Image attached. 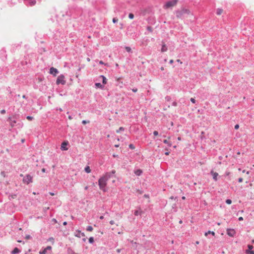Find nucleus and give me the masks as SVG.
<instances>
[{
	"instance_id": "nucleus-35",
	"label": "nucleus",
	"mask_w": 254,
	"mask_h": 254,
	"mask_svg": "<svg viewBox=\"0 0 254 254\" xmlns=\"http://www.w3.org/2000/svg\"><path fill=\"white\" fill-rule=\"evenodd\" d=\"M147 29L150 31V32H152V28L150 26H148L147 28Z\"/></svg>"
},
{
	"instance_id": "nucleus-64",
	"label": "nucleus",
	"mask_w": 254,
	"mask_h": 254,
	"mask_svg": "<svg viewBox=\"0 0 254 254\" xmlns=\"http://www.w3.org/2000/svg\"><path fill=\"white\" fill-rule=\"evenodd\" d=\"M88 187H87V186H86V187H85V190H87V189H88Z\"/></svg>"
},
{
	"instance_id": "nucleus-11",
	"label": "nucleus",
	"mask_w": 254,
	"mask_h": 254,
	"mask_svg": "<svg viewBox=\"0 0 254 254\" xmlns=\"http://www.w3.org/2000/svg\"><path fill=\"white\" fill-rule=\"evenodd\" d=\"M182 13L183 14H188L191 15H193L192 13L190 12V11L189 9H182Z\"/></svg>"
},
{
	"instance_id": "nucleus-37",
	"label": "nucleus",
	"mask_w": 254,
	"mask_h": 254,
	"mask_svg": "<svg viewBox=\"0 0 254 254\" xmlns=\"http://www.w3.org/2000/svg\"><path fill=\"white\" fill-rule=\"evenodd\" d=\"M153 134L155 135V136H157L158 135V132L157 131H154L153 132Z\"/></svg>"
},
{
	"instance_id": "nucleus-22",
	"label": "nucleus",
	"mask_w": 254,
	"mask_h": 254,
	"mask_svg": "<svg viewBox=\"0 0 254 254\" xmlns=\"http://www.w3.org/2000/svg\"><path fill=\"white\" fill-rule=\"evenodd\" d=\"M223 9L221 8H218L216 11V13L217 15H221L223 13Z\"/></svg>"
},
{
	"instance_id": "nucleus-28",
	"label": "nucleus",
	"mask_w": 254,
	"mask_h": 254,
	"mask_svg": "<svg viewBox=\"0 0 254 254\" xmlns=\"http://www.w3.org/2000/svg\"><path fill=\"white\" fill-rule=\"evenodd\" d=\"M125 49L127 52H131V48L129 47H126Z\"/></svg>"
},
{
	"instance_id": "nucleus-39",
	"label": "nucleus",
	"mask_w": 254,
	"mask_h": 254,
	"mask_svg": "<svg viewBox=\"0 0 254 254\" xmlns=\"http://www.w3.org/2000/svg\"><path fill=\"white\" fill-rule=\"evenodd\" d=\"M190 101L192 103H195V100L194 98H190Z\"/></svg>"
},
{
	"instance_id": "nucleus-40",
	"label": "nucleus",
	"mask_w": 254,
	"mask_h": 254,
	"mask_svg": "<svg viewBox=\"0 0 254 254\" xmlns=\"http://www.w3.org/2000/svg\"><path fill=\"white\" fill-rule=\"evenodd\" d=\"M247 253H249L250 254H254V251H247Z\"/></svg>"
},
{
	"instance_id": "nucleus-44",
	"label": "nucleus",
	"mask_w": 254,
	"mask_h": 254,
	"mask_svg": "<svg viewBox=\"0 0 254 254\" xmlns=\"http://www.w3.org/2000/svg\"><path fill=\"white\" fill-rule=\"evenodd\" d=\"M248 248L249 250H252L253 248V246L252 245H248Z\"/></svg>"
},
{
	"instance_id": "nucleus-12",
	"label": "nucleus",
	"mask_w": 254,
	"mask_h": 254,
	"mask_svg": "<svg viewBox=\"0 0 254 254\" xmlns=\"http://www.w3.org/2000/svg\"><path fill=\"white\" fill-rule=\"evenodd\" d=\"M142 211L141 210V209L140 208L138 209L135 210V211L134 212V214L135 216L141 215L142 214Z\"/></svg>"
},
{
	"instance_id": "nucleus-45",
	"label": "nucleus",
	"mask_w": 254,
	"mask_h": 254,
	"mask_svg": "<svg viewBox=\"0 0 254 254\" xmlns=\"http://www.w3.org/2000/svg\"><path fill=\"white\" fill-rule=\"evenodd\" d=\"M1 114H4L5 113V111L4 110H2L0 111Z\"/></svg>"
},
{
	"instance_id": "nucleus-57",
	"label": "nucleus",
	"mask_w": 254,
	"mask_h": 254,
	"mask_svg": "<svg viewBox=\"0 0 254 254\" xmlns=\"http://www.w3.org/2000/svg\"><path fill=\"white\" fill-rule=\"evenodd\" d=\"M161 70H164V67L162 66L161 68H160Z\"/></svg>"
},
{
	"instance_id": "nucleus-1",
	"label": "nucleus",
	"mask_w": 254,
	"mask_h": 254,
	"mask_svg": "<svg viewBox=\"0 0 254 254\" xmlns=\"http://www.w3.org/2000/svg\"><path fill=\"white\" fill-rule=\"evenodd\" d=\"M110 178V175L109 174H106L103 177L101 178L99 181V188L101 190H102L103 191H106V190L105 187L107 185V182Z\"/></svg>"
},
{
	"instance_id": "nucleus-32",
	"label": "nucleus",
	"mask_w": 254,
	"mask_h": 254,
	"mask_svg": "<svg viewBox=\"0 0 254 254\" xmlns=\"http://www.w3.org/2000/svg\"><path fill=\"white\" fill-rule=\"evenodd\" d=\"M89 242L90 243H93V242H94V239L93 237H90L89 239Z\"/></svg>"
},
{
	"instance_id": "nucleus-51",
	"label": "nucleus",
	"mask_w": 254,
	"mask_h": 254,
	"mask_svg": "<svg viewBox=\"0 0 254 254\" xmlns=\"http://www.w3.org/2000/svg\"><path fill=\"white\" fill-rule=\"evenodd\" d=\"M230 174V172H226V176H229Z\"/></svg>"
},
{
	"instance_id": "nucleus-3",
	"label": "nucleus",
	"mask_w": 254,
	"mask_h": 254,
	"mask_svg": "<svg viewBox=\"0 0 254 254\" xmlns=\"http://www.w3.org/2000/svg\"><path fill=\"white\" fill-rule=\"evenodd\" d=\"M32 179H33V177L31 175H27L25 177H24L23 178V183L28 185L29 183L32 182Z\"/></svg>"
},
{
	"instance_id": "nucleus-24",
	"label": "nucleus",
	"mask_w": 254,
	"mask_h": 254,
	"mask_svg": "<svg viewBox=\"0 0 254 254\" xmlns=\"http://www.w3.org/2000/svg\"><path fill=\"white\" fill-rule=\"evenodd\" d=\"M95 86L99 88H103L104 86L100 83H96L95 84Z\"/></svg>"
},
{
	"instance_id": "nucleus-43",
	"label": "nucleus",
	"mask_w": 254,
	"mask_h": 254,
	"mask_svg": "<svg viewBox=\"0 0 254 254\" xmlns=\"http://www.w3.org/2000/svg\"><path fill=\"white\" fill-rule=\"evenodd\" d=\"M52 222H53L54 223H57V221L56 219L55 218H53L52 220Z\"/></svg>"
},
{
	"instance_id": "nucleus-60",
	"label": "nucleus",
	"mask_w": 254,
	"mask_h": 254,
	"mask_svg": "<svg viewBox=\"0 0 254 254\" xmlns=\"http://www.w3.org/2000/svg\"><path fill=\"white\" fill-rule=\"evenodd\" d=\"M63 224H64V225H66L67 224V222H64V223H63Z\"/></svg>"
},
{
	"instance_id": "nucleus-10",
	"label": "nucleus",
	"mask_w": 254,
	"mask_h": 254,
	"mask_svg": "<svg viewBox=\"0 0 254 254\" xmlns=\"http://www.w3.org/2000/svg\"><path fill=\"white\" fill-rule=\"evenodd\" d=\"M121 79V77H118L116 78V81L118 82V84H117V86H119L120 88H122L123 85V82L120 81Z\"/></svg>"
},
{
	"instance_id": "nucleus-27",
	"label": "nucleus",
	"mask_w": 254,
	"mask_h": 254,
	"mask_svg": "<svg viewBox=\"0 0 254 254\" xmlns=\"http://www.w3.org/2000/svg\"><path fill=\"white\" fill-rule=\"evenodd\" d=\"M48 241L52 243V244L54 243V239L53 237H51L48 239Z\"/></svg>"
},
{
	"instance_id": "nucleus-58",
	"label": "nucleus",
	"mask_w": 254,
	"mask_h": 254,
	"mask_svg": "<svg viewBox=\"0 0 254 254\" xmlns=\"http://www.w3.org/2000/svg\"><path fill=\"white\" fill-rule=\"evenodd\" d=\"M50 194L51 195H54L55 194L53 192H50Z\"/></svg>"
},
{
	"instance_id": "nucleus-26",
	"label": "nucleus",
	"mask_w": 254,
	"mask_h": 254,
	"mask_svg": "<svg viewBox=\"0 0 254 254\" xmlns=\"http://www.w3.org/2000/svg\"><path fill=\"white\" fill-rule=\"evenodd\" d=\"M92 230H93V228H92V226H89L87 227V231H89V232H91V231H92Z\"/></svg>"
},
{
	"instance_id": "nucleus-6",
	"label": "nucleus",
	"mask_w": 254,
	"mask_h": 254,
	"mask_svg": "<svg viewBox=\"0 0 254 254\" xmlns=\"http://www.w3.org/2000/svg\"><path fill=\"white\" fill-rule=\"evenodd\" d=\"M227 234L230 237H234L236 234V231L233 229H227Z\"/></svg>"
},
{
	"instance_id": "nucleus-48",
	"label": "nucleus",
	"mask_w": 254,
	"mask_h": 254,
	"mask_svg": "<svg viewBox=\"0 0 254 254\" xmlns=\"http://www.w3.org/2000/svg\"><path fill=\"white\" fill-rule=\"evenodd\" d=\"M30 238H31V237H30V235H27V236H26V237H25V238H26V239H27V240H28V239H29Z\"/></svg>"
},
{
	"instance_id": "nucleus-30",
	"label": "nucleus",
	"mask_w": 254,
	"mask_h": 254,
	"mask_svg": "<svg viewBox=\"0 0 254 254\" xmlns=\"http://www.w3.org/2000/svg\"><path fill=\"white\" fill-rule=\"evenodd\" d=\"M128 17L132 19L134 18V15L132 13H129L128 15Z\"/></svg>"
},
{
	"instance_id": "nucleus-46",
	"label": "nucleus",
	"mask_w": 254,
	"mask_h": 254,
	"mask_svg": "<svg viewBox=\"0 0 254 254\" xmlns=\"http://www.w3.org/2000/svg\"><path fill=\"white\" fill-rule=\"evenodd\" d=\"M99 64H102L107 65V64H105V63H104L102 61H100L99 62Z\"/></svg>"
},
{
	"instance_id": "nucleus-33",
	"label": "nucleus",
	"mask_w": 254,
	"mask_h": 254,
	"mask_svg": "<svg viewBox=\"0 0 254 254\" xmlns=\"http://www.w3.org/2000/svg\"><path fill=\"white\" fill-rule=\"evenodd\" d=\"M129 147L130 149H135V147H134V146L132 144H130L129 145Z\"/></svg>"
},
{
	"instance_id": "nucleus-4",
	"label": "nucleus",
	"mask_w": 254,
	"mask_h": 254,
	"mask_svg": "<svg viewBox=\"0 0 254 254\" xmlns=\"http://www.w3.org/2000/svg\"><path fill=\"white\" fill-rule=\"evenodd\" d=\"M56 83L57 84H62L64 85L65 84L66 81L64 80V76L63 75H61L59 76L57 78Z\"/></svg>"
},
{
	"instance_id": "nucleus-16",
	"label": "nucleus",
	"mask_w": 254,
	"mask_h": 254,
	"mask_svg": "<svg viewBox=\"0 0 254 254\" xmlns=\"http://www.w3.org/2000/svg\"><path fill=\"white\" fill-rule=\"evenodd\" d=\"M19 252H20V250L17 248H15L12 251L11 253L12 254H16L19 253Z\"/></svg>"
},
{
	"instance_id": "nucleus-29",
	"label": "nucleus",
	"mask_w": 254,
	"mask_h": 254,
	"mask_svg": "<svg viewBox=\"0 0 254 254\" xmlns=\"http://www.w3.org/2000/svg\"><path fill=\"white\" fill-rule=\"evenodd\" d=\"M124 128L123 127H120L118 130H117V133H119L121 131H123Z\"/></svg>"
},
{
	"instance_id": "nucleus-41",
	"label": "nucleus",
	"mask_w": 254,
	"mask_h": 254,
	"mask_svg": "<svg viewBox=\"0 0 254 254\" xmlns=\"http://www.w3.org/2000/svg\"><path fill=\"white\" fill-rule=\"evenodd\" d=\"M118 21V19L117 18H114L113 19V22L114 23H116V22H117Z\"/></svg>"
},
{
	"instance_id": "nucleus-25",
	"label": "nucleus",
	"mask_w": 254,
	"mask_h": 254,
	"mask_svg": "<svg viewBox=\"0 0 254 254\" xmlns=\"http://www.w3.org/2000/svg\"><path fill=\"white\" fill-rule=\"evenodd\" d=\"M164 143L165 144H167L169 146H171V143L168 141L167 139H165L163 141Z\"/></svg>"
},
{
	"instance_id": "nucleus-14",
	"label": "nucleus",
	"mask_w": 254,
	"mask_h": 254,
	"mask_svg": "<svg viewBox=\"0 0 254 254\" xmlns=\"http://www.w3.org/2000/svg\"><path fill=\"white\" fill-rule=\"evenodd\" d=\"M167 49H167L166 45L165 44H163L162 46L161 52H166L167 51Z\"/></svg>"
},
{
	"instance_id": "nucleus-36",
	"label": "nucleus",
	"mask_w": 254,
	"mask_h": 254,
	"mask_svg": "<svg viewBox=\"0 0 254 254\" xmlns=\"http://www.w3.org/2000/svg\"><path fill=\"white\" fill-rule=\"evenodd\" d=\"M89 123V121H85V120H83V121H82V123L83 124H84V125H85L86 124H87V123Z\"/></svg>"
},
{
	"instance_id": "nucleus-52",
	"label": "nucleus",
	"mask_w": 254,
	"mask_h": 254,
	"mask_svg": "<svg viewBox=\"0 0 254 254\" xmlns=\"http://www.w3.org/2000/svg\"><path fill=\"white\" fill-rule=\"evenodd\" d=\"M177 62H178V63H180L181 64H182V62L181 61V60H179V59H178V60H177Z\"/></svg>"
},
{
	"instance_id": "nucleus-31",
	"label": "nucleus",
	"mask_w": 254,
	"mask_h": 254,
	"mask_svg": "<svg viewBox=\"0 0 254 254\" xmlns=\"http://www.w3.org/2000/svg\"><path fill=\"white\" fill-rule=\"evenodd\" d=\"M226 203L228 204H230L232 203V201L231 199H228L226 200Z\"/></svg>"
},
{
	"instance_id": "nucleus-61",
	"label": "nucleus",
	"mask_w": 254,
	"mask_h": 254,
	"mask_svg": "<svg viewBox=\"0 0 254 254\" xmlns=\"http://www.w3.org/2000/svg\"><path fill=\"white\" fill-rule=\"evenodd\" d=\"M178 140H181V137H178Z\"/></svg>"
},
{
	"instance_id": "nucleus-62",
	"label": "nucleus",
	"mask_w": 254,
	"mask_h": 254,
	"mask_svg": "<svg viewBox=\"0 0 254 254\" xmlns=\"http://www.w3.org/2000/svg\"><path fill=\"white\" fill-rule=\"evenodd\" d=\"M182 199H184V200H185V199H186V197H185V196H183V197H182Z\"/></svg>"
},
{
	"instance_id": "nucleus-8",
	"label": "nucleus",
	"mask_w": 254,
	"mask_h": 254,
	"mask_svg": "<svg viewBox=\"0 0 254 254\" xmlns=\"http://www.w3.org/2000/svg\"><path fill=\"white\" fill-rule=\"evenodd\" d=\"M210 173L212 176L214 180L215 181H217V177L218 176V174L216 172H214L213 171H211Z\"/></svg>"
},
{
	"instance_id": "nucleus-21",
	"label": "nucleus",
	"mask_w": 254,
	"mask_h": 254,
	"mask_svg": "<svg viewBox=\"0 0 254 254\" xmlns=\"http://www.w3.org/2000/svg\"><path fill=\"white\" fill-rule=\"evenodd\" d=\"M102 78V82L104 84H106L107 83V79L104 75H101L100 76Z\"/></svg>"
},
{
	"instance_id": "nucleus-5",
	"label": "nucleus",
	"mask_w": 254,
	"mask_h": 254,
	"mask_svg": "<svg viewBox=\"0 0 254 254\" xmlns=\"http://www.w3.org/2000/svg\"><path fill=\"white\" fill-rule=\"evenodd\" d=\"M41 254H52V247L51 246L47 247L42 252H40Z\"/></svg>"
},
{
	"instance_id": "nucleus-42",
	"label": "nucleus",
	"mask_w": 254,
	"mask_h": 254,
	"mask_svg": "<svg viewBox=\"0 0 254 254\" xmlns=\"http://www.w3.org/2000/svg\"><path fill=\"white\" fill-rule=\"evenodd\" d=\"M243 178H240L239 179H238V182L239 183H242L243 182Z\"/></svg>"
},
{
	"instance_id": "nucleus-55",
	"label": "nucleus",
	"mask_w": 254,
	"mask_h": 254,
	"mask_svg": "<svg viewBox=\"0 0 254 254\" xmlns=\"http://www.w3.org/2000/svg\"><path fill=\"white\" fill-rule=\"evenodd\" d=\"M169 153H170V152H165V154L166 155H168L169 154Z\"/></svg>"
},
{
	"instance_id": "nucleus-34",
	"label": "nucleus",
	"mask_w": 254,
	"mask_h": 254,
	"mask_svg": "<svg viewBox=\"0 0 254 254\" xmlns=\"http://www.w3.org/2000/svg\"><path fill=\"white\" fill-rule=\"evenodd\" d=\"M26 119L29 120V121H31L33 120V118L32 117H31V116H27L26 117Z\"/></svg>"
},
{
	"instance_id": "nucleus-54",
	"label": "nucleus",
	"mask_w": 254,
	"mask_h": 254,
	"mask_svg": "<svg viewBox=\"0 0 254 254\" xmlns=\"http://www.w3.org/2000/svg\"><path fill=\"white\" fill-rule=\"evenodd\" d=\"M117 252L118 253H120L121 252V249H117Z\"/></svg>"
},
{
	"instance_id": "nucleus-17",
	"label": "nucleus",
	"mask_w": 254,
	"mask_h": 254,
	"mask_svg": "<svg viewBox=\"0 0 254 254\" xmlns=\"http://www.w3.org/2000/svg\"><path fill=\"white\" fill-rule=\"evenodd\" d=\"M77 232H78V234H76V235H75L76 237H77L80 238V234H81L82 236H85L84 233H81L80 231L78 230V231H77Z\"/></svg>"
},
{
	"instance_id": "nucleus-15",
	"label": "nucleus",
	"mask_w": 254,
	"mask_h": 254,
	"mask_svg": "<svg viewBox=\"0 0 254 254\" xmlns=\"http://www.w3.org/2000/svg\"><path fill=\"white\" fill-rule=\"evenodd\" d=\"M142 171L140 169H138L134 171V173L137 176H140L142 174Z\"/></svg>"
},
{
	"instance_id": "nucleus-56",
	"label": "nucleus",
	"mask_w": 254,
	"mask_h": 254,
	"mask_svg": "<svg viewBox=\"0 0 254 254\" xmlns=\"http://www.w3.org/2000/svg\"><path fill=\"white\" fill-rule=\"evenodd\" d=\"M100 219H104V216H101L100 217Z\"/></svg>"
},
{
	"instance_id": "nucleus-38",
	"label": "nucleus",
	"mask_w": 254,
	"mask_h": 254,
	"mask_svg": "<svg viewBox=\"0 0 254 254\" xmlns=\"http://www.w3.org/2000/svg\"><path fill=\"white\" fill-rule=\"evenodd\" d=\"M110 224L112 225H113L115 224V222L114 220H111L110 221Z\"/></svg>"
},
{
	"instance_id": "nucleus-50",
	"label": "nucleus",
	"mask_w": 254,
	"mask_h": 254,
	"mask_svg": "<svg viewBox=\"0 0 254 254\" xmlns=\"http://www.w3.org/2000/svg\"><path fill=\"white\" fill-rule=\"evenodd\" d=\"M243 220V218L242 217H240L239 218V221H242Z\"/></svg>"
},
{
	"instance_id": "nucleus-49",
	"label": "nucleus",
	"mask_w": 254,
	"mask_h": 254,
	"mask_svg": "<svg viewBox=\"0 0 254 254\" xmlns=\"http://www.w3.org/2000/svg\"><path fill=\"white\" fill-rule=\"evenodd\" d=\"M132 90L134 92H136L137 91V89H132Z\"/></svg>"
},
{
	"instance_id": "nucleus-23",
	"label": "nucleus",
	"mask_w": 254,
	"mask_h": 254,
	"mask_svg": "<svg viewBox=\"0 0 254 254\" xmlns=\"http://www.w3.org/2000/svg\"><path fill=\"white\" fill-rule=\"evenodd\" d=\"M36 3V1L35 0H29V4L30 6L34 5Z\"/></svg>"
},
{
	"instance_id": "nucleus-53",
	"label": "nucleus",
	"mask_w": 254,
	"mask_h": 254,
	"mask_svg": "<svg viewBox=\"0 0 254 254\" xmlns=\"http://www.w3.org/2000/svg\"><path fill=\"white\" fill-rule=\"evenodd\" d=\"M173 62H174L173 60H170V62H169L170 64H172L173 63Z\"/></svg>"
},
{
	"instance_id": "nucleus-2",
	"label": "nucleus",
	"mask_w": 254,
	"mask_h": 254,
	"mask_svg": "<svg viewBox=\"0 0 254 254\" xmlns=\"http://www.w3.org/2000/svg\"><path fill=\"white\" fill-rule=\"evenodd\" d=\"M178 2V0H172L167 1L166 4L164 5V8L167 9L172 7L176 5Z\"/></svg>"
},
{
	"instance_id": "nucleus-20",
	"label": "nucleus",
	"mask_w": 254,
	"mask_h": 254,
	"mask_svg": "<svg viewBox=\"0 0 254 254\" xmlns=\"http://www.w3.org/2000/svg\"><path fill=\"white\" fill-rule=\"evenodd\" d=\"M84 170L87 173H90L91 171L90 168L89 166H86L84 169Z\"/></svg>"
},
{
	"instance_id": "nucleus-18",
	"label": "nucleus",
	"mask_w": 254,
	"mask_h": 254,
	"mask_svg": "<svg viewBox=\"0 0 254 254\" xmlns=\"http://www.w3.org/2000/svg\"><path fill=\"white\" fill-rule=\"evenodd\" d=\"M8 120L10 121V125L11 127H13L14 126L15 124H16V121H12L11 119V118H9Z\"/></svg>"
},
{
	"instance_id": "nucleus-47",
	"label": "nucleus",
	"mask_w": 254,
	"mask_h": 254,
	"mask_svg": "<svg viewBox=\"0 0 254 254\" xmlns=\"http://www.w3.org/2000/svg\"><path fill=\"white\" fill-rule=\"evenodd\" d=\"M239 125H236L235 126V128L236 129H238V128H239Z\"/></svg>"
},
{
	"instance_id": "nucleus-7",
	"label": "nucleus",
	"mask_w": 254,
	"mask_h": 254,
	"mask_svg": "<svg viewBox=\"0 0 254 254\" xmlns=\"http://www.w3.org/2000/svg\"><path fill=\"white\" fill-rule=\"evenodd\" d=\"M50 73L52 74H53L54 76H56V74L58 73V71L57 69L52 67L50 68Z\"/></svg>"
},
{
	"instance_id": "nucleus-13",
	"label": "nucleus",
	"mask_w": 254,
	"mask_h": 254,
	"mask_svg": "<svg viewBox=\"0 0 254 254\" xmlns=\"http://www.w3.org/2000/svg\"><path fill=\"white\" fill-rule=\"evenodd\" d=\"M112 230L116 232L118 234H122L123 233V230L121 229V231H118L117 229L113 227L112 228Z\"/></svg>"
},
{
	"instance_id": "nucleus-9",
	"label": "nucleus",
	"mask_w": 254,
	"mask_h": 254,
	"mask_svg": "<svg viewBox=\"0 0 254 254\" xmlns=\"http://www.w3.org/2000/svg\"><path fill=\"white\" fill-rule=\"evenodd\" d=\"M67 145V142L64 141L62 143L61 149L62 150H67L68 148L66 147Z\"/></svg>"
},
{
	"instance_id": "nucleus-63",
	"label": "nucleus",
	"mask_w": 254,
	"mask_h": 254,
	"mask_svg": "<svg viewBox=\"0 0 254 254\" xmlns=\"http://www.w3.org/2000/svg\"><path fill=\"white\" fill-rule=\"evenodd\" d=\"M42 172H45V169H43L42 170Z\"/></svg>"
},
{
	"instance_id": "nucleus-59",
	"label": "nucleus",
	"mask_w": 254,
	"mask_h": 254,
	"mask_svg": "<svg viewBox=\"0 0 254 254\" xmlns=\"http://www.w3.org/2000/svg\"><path fill=\"white\" fill-rule=\"evenodd\" d=\"M68 119L69 120H71L72 118V117L70 116H68Z\"/></svg>"
},
{
	"instance_id": "nucleus-19",
	"label": "nucleus",
	"mask_w": 254,
	"mask_h": 254,
	"mask_svg": "<svg viewBox=\"0 0 254 254\" xmlns=\"http://www.w3.org/2000/svg\"><path fill=\"white\" fill-rule=\"evenodd\" d=\"M212 234L213 236H215V232L213 231H208V232L205 233L204 235L205 236H207L208 234Z\"/></svg>"
}]
</instances>
